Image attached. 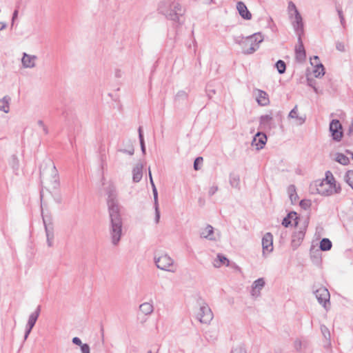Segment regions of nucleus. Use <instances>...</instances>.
<instances>
[{
  "label": "nucleus",
  "mask_w": 353,
  "mask_h": 353,
  "mask_svg": "<svg viewBox=\"0 0 353 353\" xmlns=\"http://www.w3.org/2000/svg\"><path fill=\"white\" fill-rule=\"evenodd\" d=\"M318 302L327 310L328 305H330V294L328 290L323 286H321L314 292Z\"/></svg>",
  "instance_id": "obj_9"
},
{
  "label": "nucleus",
  "mask_w": 353,
  "mask_h": 353,
  "mask_svg": "<svg viewBox=\"0 0 353 353\" xmlns=\"http://www.w3.org/2000/svg\"><path fill=\"white\" fill-rule=\"evenodd\" d=\"M335 161L343 165H346L350 163L349 158L342 153H336L335 154Z\"/></svg>",
  "instance_id": "obj_33"
},
{
  "label": "nucleus",
  "mask_w": 353,
  "mask_h": 353,
  "mask_svg": "<svg viewBox=\"0 0 353 353\" xmlns=\"http://www.w3.org/2000/svg\"><path fill=\"white\" fill-rule=\"evenodd\" d=\"M37 60V57L36 55H31L23 52L21 58V63L24 68H33L36 66Z\"/></svg>",
  "instance_id": "obj_18"
},
{
  "label": "nucleus",
  "mask_w": 353,
  "mask_h": 353,
  "mask_svg": "<svg viewBox=\"0 0 353 353\" xmlns=\"http://www.w3.org/2000/svg\"><path fill=\"white\" fill-rule=\"evenodd\" d=\"M265 281L263 278H259L254 281L252 285L250 291L251 296L257 298L261 295V291L265 286Z\"/></svg>",
  "instance_id": "obj_17"
},
{
  "label": "nucleus",
  "mask_w": 353,
  "mask_h": 353,
  "mask_svg": "<svg viewBox=\"0 0 353 353\" xmlns=\"http://www.w3.org/2000/svg\"><path fill=\"white\" fill-rule=\"evenodd\" d=\"M18 13H19V11L18 10H15L12 14V26L14 25V21L17 19L18 17Z\"/></svg>",
  "instance_id": "obj_51"
},
{
  "label": "nucleus",
  "mask_w": 353,
  "mask_h": 353,
  "mask_svg": "<svg viewBox=\"0 0 353 353\" xmlns=\"http://www.w3.org/2000/svg\"><path fill=\"white\" fill-rule=\"evenodd\" d=\"M43 221L45 226L46 234L47 238V243L49 247H52L53 245L54 240V232L52 227H50L47 225L45 219L43 217Z\"/></svg>",
  "instance_id": "obj_26"
},
{
  "label": "nucleus",
  "mask_w": 353,
  "mask_h": 353,
  "mask_svg": "<svg viewBox=\"0 0 353 353\" xmlns=\"http://www.w3.org/2000/svg\"><path fill=\"white\" fill-rule=\"evenodd\" d=\"M291 219H294V225H297L298 221H297V216L296 212H290L288 214V216L284 218L282 221V225L285 227H288L290 225H291Z\"/></svg>",
  "instance_id": "obj_32"
},
{
  "label": "nucleus",
  "mask_w": 353,
  "mask_h": 353,
  "mask_svg": "<svg viewBox=\"0 0 353 353\" xmlns=\"http://www.w3.org/2000/svg\"><path fill=\"white\" fill-rule=\"evenodd\" d=\"M310 201L309 200H301L300 201V205L304 208L307 209L310 206Z\"/></svg>",
  "instance_id": "obj_45"
},
{
  "label": "nucleus",
  "mask_w": 353,
  "mask_h": 353,
  "mask_svg": "<svg viewBox=\"0 0 353 353\" xmlns=\"http://www.w3.org/2000/svg\"><path fill=\"white\" fill-rule=\"evenodd\" d=\"M159 12L165 17L174 22L181 23L180 18L184 14L185 9L181 5L172 0H163L158 4Z\"/></svg>",
  "instance_id": "obj_1"
},
{
  "label": "nucleus",
  "mask_w": 353,
  "mask_h": 353,
  "mask_svg": "<svg viewBox=\"0 0 353 353\" xmlns=\"http://www.w3.org/2000/svg\"><path fill=\"white\" fill-rule=\"evenodd\" d=\"M347 152L348 154H350L352 155V159H353V152H350V151H349V150H347Z\"/></svg>",
  "instance_id": "obj_60"
},
{
  "label": "nucleus",
  "mask_w": 353,
  "mask_h": 353,
  "mask_svg": "<svg viewBox=\"0 0 353 353\" xmlns=\"http://www.w3.org/2000/svg\"><path fill=\"white\" fill-rule=\"evenodd\" d=\"M263 254L270 253L273 250V236L270 232L264 234L262 239Z\"/></svg>",
  "instance_id": "obj_13"
},
{
  "label": "nucleus",
  "mask_w": 353,
  "mask_h": 353,
  "mask_svg": "<svg viewBox=\"0 0 353 353\" xmlns=\"http://www.w3.org/2000/svg\"><path fill=\"white\" fill-rule=\"evenodd\" d=\"M40 310L41 307L40 306H38L37 310L29 316L28 323L26 325L24 341H26L28 339L30 333L31 332L33 327L34 326L37 321V319L39 316Z\"/></svg>",
  "instance_id": "obj_11"
},
{
  "label": "nucleus",
  "mask_w": 353,
  "mask_h": 353,
  "mask_svg": "<svg viewBox=\"0 0 353 353\" xmlns=\"http://www.w3.org/2000/svg\"><path fill=\"white\" fill-rule=\"evenodd\" d=\"M206 93L208 97L211 99L212 97V95L215 94V90L214 89H207Z\"/></svg>",
  "instance_id": "obj_52"
},
{
  "label": "nucleus",
  "mask_w": 353,
  "mask_h": 353,
  "mask_svg": "<svg viewBox=\"0 0 353 353\" xmlns=\"http://www.w3.org/2000/svg\"><path fill=\"white\" fill-rule=\"evenodd\" d=\"M140 311L145 315H150L154 311V306L152 303L145 302L140 305Z\"/></svg>",
  "instance_id": "obj_30"
},
{
  "label": "nucleus",
  "mask_w": 353,
  "mask_h": 353,
  "mask_svg": "<svg viewBox=\"0 0 353 353\" xmlns=\"http://www.w3.org/2000/svg\"><path fill=\"white\" fill-rule=\"evenodd\" d=\"M292 20V24L298 37L302 36L304 32L303 18L300 12L296 14V17Z\"/></svg>",
  "instance_id": "obj_19"
},
{
  "label": "nucleus",
  "mask_w": 353,
  "mask_h": 353,
  "mask_svg": "<svg viewBox=\"0 0 353 353\" xmlns=\"http://www.w3.org/2000/svg\"><path fill=\"white\" fill-rule=\"evenodd\" d=\"M217 190H218V187L216 185H213L210 188L209 191H208V194L210 196H212L217 192Z\"/></svg>",
  "instance_id": "obj_47"
},
{
  "label": "nucleus",
  "mask_w": 353,
  "mask_h": 353,
  "mask_svg": "<svg viewBox=\"0 0 353 353\" xmlns=\"http://www.w3.org/2000/svg\"><path fill=\"white\" fill-rule=\"evenodd\" d=\"M240 179L239 176L233 174L230 176V183L232 187L239 188Z\"/></svg>",
  "instance_id": "obj_37"
},
{
  "label": "nucleus",
  "mask_w": 353,
  "mask_h": 353,
  "mask_svg": "<svg viewBox=\"0 0 353 353\" xmlns=\"http://www.w3.org/2000/svg\"><path fill=\"white\" fill-rule=\"evenodd\" d=\"M44 165L40 169L41 183L52 190H57L59 187V176L54 163L48 159Z\"/></svg>",
  "instance_id": "obj_3"
},
{
  "label": "nucleus",
  "mask_w": 353,
  "mask_h": 353,
  "mask_svg": "<svg viewBox=\"0 0 353 353\" xmlns=\"http://www.w3.org/2000/svg\"><path fill=\"white\" fill-rule=\"evenodd\" d=\"M336 48L339 51L344 52L345 50V45L341 42H337Z\"/></svg>",
  "instance_id": "obj_49"
},
{
  "label": "nucleus",
  "mask_w": 353,
  "mask_h": 353,
  "mask_svg": "<svg viewBox=\"0 0 353 353\" xmlns=\"http://www.w3.org/2000/svg\"><path fill=\"white\" fill-rule=\"evenodd\" d=\"M256 100L259 105L261 106H265L267 105L269 102V98L268 94L261 90H256Z\"/></svg>",
  "instance_id": "obj_22"
},
{
  "label": "nucleus",
  "mask_w": 353,
  "mask_h": 353,
  "mask_svg": "<svg viewBox=\"0 0 353 353\" xmlns=\"http://www.w3.org/2000/svg\"><path fill=\"white\" fill-rule=\"evenodd\" d=\"M118 152H122L125 154H128L129 155H133L134 150L132 146H130L129 149H119L117 150Z\"/></svg>",
  "instance_id": "obj_42"
},
{
  "label": "nucleus",
  "mask_w": 353,
  "mask_h": 353,
  "mask_svg": "<svg viewBox=\"0 0 353 353\" xmlns=\"http://www.w3.org/2000/svg\"><path fill=\"white\" fill-rule=\"evenodd\" d=\"M121 75H122V72L120 70H117L115 71V77H116L120 78V77H121Z\"/></svg>",
  "instance_id": "obj_55"
},
{
  "label": "nucleus",
  "mask_w": 353,
  "mask_h": 353,
  "mask_svg": "<svg viewBox=\"0 0 353 353\" xmlns=\"http://www.w3.org/2000/svg\"><path fill=\"white\" fill-rule=\"evenodd\" d=\"M13 161L15 162L16 161V165L17 166L18 165V162H17V158L14 156L13 157Z\"/></svg>",
  "instance_id": "obj_59"
},
{
  "label": "nucleus",
  "mask_w": 353,
  "mask_h": 353,
  "mask_svg": "<svg viewBox=\"0 0 353 353\" xmlns=\"http://www.w3.org/2000/svg\"><path fill=\"white\" fill-rule=\"evenodd\" d=\"M105 193L107 195V205L108 212H120L121 205L118 201V193L116 186L110 183L105 188Z\"/></svg>",
  "instance_id": "obj_6"
},
{
  "label": "nucleus",
  "mask_w": 353,
  "mask_h": 353,
  "mask_svg": "<svg viewBox=\"0 0 353 353\" xmlns=\"http://www.w3.org/2000/svg\"><path fill=\"white\" fill-rule=\"evenodd\" d=\"M196 317L202 323H209L213 319V314L210 307L205 303L200 304Z\"/></svg>",
  "instance_id": "obj_8"
},
{
  "label": "nucleus",
  "mask_w": 353,
  "mask_h": 353,
  "mask_svg": "<svg viewBox=\"0 0 353 353\" xmlns=\"http://www.w3.org/2000/svg\"><path fill=\"white\" fill-rule=\"evenodd\" d=\"M305 226L298 232L293 233L292 236L291 245L294 250L296 249L301 243L305 236Z\"/></svg>",
  "instance_id": "obj_20"
},
{
  "label": "nucleus",
  "mask_w": 353,
  "mask_h": 353,
  "mask_svg": "<svg viewBox=\"0 0 353 353\" xmlns=\"http://www.w3.org/2000/svg\"><path fill=\"white\" fill-rule=\"evenodd\" d=\"M288 192L292 204H295L298 202L299 196L296 192V188L294 185H290L288 188Z\"/></svg>",
  "instance_id": "obj_31"
},
{
  "label": "nucleus",
  "mask_w": 353,
  "mask_h": 353,
  "mask_svg": "<svg viewBox=\"0 0 353 353\" xmlns=\"http://www.w3.org/2000/svg\"><path fill=\"white\" fill-rule=\"evenodd\" d=\"M288 118L295 119L296 120V124L302 125L305 121V117H299L298 114V106L295 105L294 108L290 112Z\"/></svg>",
  "instance_id": "obj_27"
},
{
  "label": "nucleus",
  "mask_w": 353,
  "mask_h": 353,
  "mask_svg": "<svg viewBox=\"0 0 353 353\" xmlns=\"http://www.w3.org/2000/svg\"><path fill=\"white\" fill-rule=\"evenodd\" d=\"M338 13H339V16L340 19H341V23L343 24V21H344V17H343L342 11L339 10H338Z\"/></svg>",
  "instance_id": "obj_54"
},
{
  "label": "nucleus",
  "mask_w": 353,
  "mask_h": 353,
  "mask_svg": "<svg viewBox=\"0 0 353 353\" xmlns=\"http://www.w3.org/2000/svg\"><path fill=\"white\" fill-rule=\"evenodd\" d=\"M147 353H152L151 351H148Z\"/></svg>",
  "instance_id": "obj_63"
},
{
  "label": "nucleus",
  "mask_w": 353,
  "mask_h": 353,
  "mask_svg": "<svg viewBox=\"0 0 353 353\" xmlns=\"http://www.w3.org/2000/svg\"><path fill=\"white\" fill-rule=\"evenodd\" d=\"M138 131H139V140H141V139H143L141 127L139 128Z\"/></svg>",
  "instance_id": "obj_56"
},
{
  "label": "nucleus",
  "mask_w": 353,
  "mask_h": 353,
  "mask_svg": "<svg viewBox=\"0 0 353 353\" xmlns=\"http://www.w3.org/2000/svg\"><path fill=\"white\" fill-rule=\"evenodd\" d=\"M263 36L260 33H254L252 35L243 37L239 44L242 48L244 54H251L259 48V44L263 41Z\"/></svg>",
  "instance_id": "obj_4"
},
{
  "label": "nucleus",
  "mask_w": 353,
  "mask_h": 353,
  "mask_svg": "<svg viewBox=\"0 0 353 353\" xmlns=\"http://www.w3.org/2000/svg\"><path fill=\"white\" fill-rule=\"evenodd\" d=\"M276 67L277 70L279 74H283L285 72L286 66H285V63L283 61L279 60L276 63Z\"/></svg>",
  "instance_id": "obj_38"
},
{
  "label": "nucleus",
  "mask_w": 353,
  "mask_h": 353,
  "mask_svg": "<svg viewBox=\"0 0 353 353\" xmlns=\"http://www.w3.org/2000/svg\"><path fill=\"white\" fill-rule=\"evenodd\" d=\"M37 123L38 126L42 129L45 134H47L48 133V130L42 120L37 121Z\"/></svg>",
  "instance_id": "obj_43"
},
{
  "label": "nucleus",
  "mask_w": 353,
  "mask_h": 353,
  "mask_svg": "<svg viewBox=\"0 0 353 353\" xmlns=\"http://www.w3.org/2000/svg\"><path fill=\"white\" fill-rule=\"evenodd\" d=\"M332 244L329 239L324 238L320 242V249L322 251H328L332 248Z\"/></svg>",
  "instance_id": "obj_34"
},
{
  "label": "nucleus",
  "mask_w": 353,
  "mask_h": 353,
  "mask_svg": "<svg viewBox=\"0 0 353 353\" xmlns=\"http://www.w3.org/2000/svg\"><path fill=\"white\" fill-rule=\"evenodd\" d=\"M42 197H43V194H42V191L41 192V199H42Z\"/></svg>",
  "instance_id": "obj_61"
},
{
  "label": "nucleus",
  "mask_w": 353,
  "mask_h": 353,
  "mask_svg": "<svg viewBox=\"0 0 353 353\" xmlns=\"http://www.w3.org/2000/svg\"><path fill=\"white\" fill-rule=\"evenodd\" d=\"M200 236L201 238L207 239L210 241L215 240L213 227L210 225H208L205 228L201 230Z\"/></svg>",
  "instance_id": "obj_24"
},
{
  "label": "nucleus",
  "mask_w": 353,
  "mask_h": 353,
  "mask_svg": "<svg viewBox=\"0 0 353 353\" xmlns=\"http://www.w3.org/2000/svg\"><path fill=\"white\" fill-rule=\"evenodd\" d=\"M187 98L188 93L184 90L179 91L175 96V100H185Z\"/></svg>",
  "instance_id": "obj_39"
},
{
  "label": "nucleus",
  "mask_w": 353,
  "mask_h": 353,
  "mask_svg": "<svg viewBox=\"0 0 353 353\" xmlns=\"http://www.w3.org/2000/svg\"><path fill=\"white\" fill-rule=\"evenodd\" d=\"M6 28V24L3 22H0V30H3Z\"/></svg>",
  "instance_id": "obj_58"
},
{
  "label": "nucleus",
  "mask_w": 353,
  "mask_h": 353,
  "mask_svg": "<svg viewBox=\"0 0 353 353\" xmlns=\"http://www.w3.org/2000/svg\"><path fill=\"white\" fill-rule=\"evenodd\" d=\"M154 262L157 268L159 270L175 272L176 270V265L174 260L167 253L162 252L155 254L154 256Z\"/></svg>",
  "instance_id": "obj_5"
},
{
  "label": "nucleus",
  "mask_w": 353,
  "mask_h": 353,
  "mask_svg": "<svg viewBox=\"0 0 353 353\" xmlns=\"http://www.w3.org/2000/svg\"><path fill=\"white\" fill-rule=\"evenodd\" d=\"M319 57L314 56L313 60L314 62H311L312 65L316 64V68L314 70V77L316 78H319L324 75L325 69L323 64L319 63Z\"/></svg>",
  "instance_id": "obj_23"
},
{
  "label": "nucleus",
  "mask_w": 353,
  "mask_h": 353,
  "mask_svg": "<svg viewBox=\"0 0 353 353\" xmlns=\"http://www.w3.org/2000/svg\"><path fill=\"white\" fill-rule=\"evenodd\" d=\"M72 343H73L74 344L77 345H79V346H81V345H83V343H82V342H81V339H80L79 337H77V336H76V337H74V338L72 339Z\"/></svg>",
  "instance_id": "obj_50"
},
{
  "label": "nucleus",
  "mask_w": 353,
  "mask_h": 353,
  "mask_svg": "<svg viewBox=\"0 0 353 353\" xmlns=\"http://www.w3.org/2000/svg\"><path fill=\"white\" fill-rule=\"evenodd\" d=\"M149 176H150V182L151 183L152 188V193L154 196V205L155 210V221L156 223H159L160 219V212L159 209V202H158V192L157 188L154 185V183L152 179V174L150 169L149 168Z\"/></svg>",
  "instance_id": "obj_12"
},
{
  "label": "nucleus",
  "mask_w": 353,
  "mask_h": 353,
  "mask_svg": "<svg viewBox=\"0 0 353 353\" xmlns=\"http://www.w3.org/2000/svg\"><path fill=\"white\" fill-rule=\"evenodd\" d=\"M288 13H290L291 12H296V14H297V13L299 12L296 8V5L292 1H290L288 3Z\"/></svg>",
  "instance_id": "obj_41"
},
{
  "label": "nucleus",
  "mask_w": 353,
  "mask_h": 353,
  "mask_svg": "<svg viewBox=\"0 0 353 353\" xmlns=\"http://www.w3.org/2000/svg\"><path fill=\"white\" fill-rule=\"evenodd\" d=\"M81 347V353H90V348L88 344L83 343Z\"/></svg>",
  "instance_id": "obj_44"
},
{
  "label": "nucleus",
  "mask_w": 353,
  "mask_h": 353,
  "mask_svg": "<svg viewBox=\"0 0 353 353\" xmlns=\"http://www.w3.org/2000/svg\"><path fill=\"white\" fill-rule=\"evenodd\" d=\"M142 170L143 165L141 163H138L135 165L132 170V179L134 183H138L142 178Z\"/></svg>",
  "instance_id": "obj_25"
},
{
  "label": "nucleus",
  "mask_w": 353,
  "mask_h": 353,
  "mask_svg": "<svg viewBox=\"0 0 353 353\" xmlns=\"http://www.w3.org/2000/svg\"><path fill=\"white\" fill-rule=\"evenodd\" d=\"M315 185L317 192L323 196H330L334 193H339L341 191V187L339 185L336 186L334 181L332 182L331 180H329L327 175L325 179L316 181Z\"/></svg>",
  "instance_id": "obj_7"
},
{
  "label": "nucleus",
  "mask_w": 353,
  "mask_h": 353,
  "mask_svg": "<svg viewBox=\"0 0 353 353\" xmlns=\"http://www.w3.org/2000/svg\"><path fill=\"white\" fill-rule=\"evenodd\" d=\"M314 90L316 92H317V89L316 88H314Z\"/></svg>",
  "instance_id": "obj_62"
},
{
  "label": "nucleus",
  "mask_w": 353,
  "mask_h": 353,
  "mask_svg": "<svg viewBox=\"0 0 353 353\" xmlns=\"http://www.w3.org/2000/svg\"><path fill=\"white\" fill-rule=\"evenodd\" d=\"M236 9L240 16L245 20H250L252 19V14L248 10L245 4L242 1H239L236 3Z\"/></svg>",
  "instance_id": "obj_21"
},
{
  "label": "nucleus",
  "mask_w": 353,
  "mask_h": 353,
  "mask_svg": "<svg viewBox=\"0 0 353 353\" xmlns=\"http://www.w3.org/2000/svg\"><path fill=\"white\" fill-rule=\"evenodd\" d=\"M288 14H289V18L290 19H293L294 18L296 17V12H291L288 13Z\"/></svg>",
  "instance_id": "obj_57"
},
{
  "label": "nucleus",
  "mask_w": 353,
  "mask_h": 353,
  "mask_svg": "<svg viewBox=\"0 0 353 353\" xmlns=\"http://www.w3.org/2000/svg\"><path fill=\"white\" fill-rule=\"evenodd\" d=\"M229 263L230 261L227 257H225L221 254H217L216 259H215L213 262V265L215 268H220L222 265L228 266Z\"/></svg>",
  "instance_id": "obj_29"
},
{
  "label": "nucleus",
  "mask_w": 353,
  "mask_h": 353,
  "mask_svg": "<svg viewBox=\"0 0 353 353\" xmlns=\"http://www.w3.org/2000/svg\"><path fill=\"white\" fill-rule=\"evenodd\" d=\"M302 343L300 340L296 339L294 343V347L297 350L299 351L301 349Z\"/></svg>",
  "instance_id": "obj_48"
},
{
  "label": "nucleus",
  "mask_w": 353,
  "mask_h": 353,
  "mask_svg": "<svg viewBox=\"0 0 353 353\" xmlns=\"http://www.w3.org/2000/svg\"><path fill=\"white\" fill-rule=\"evenodd\" d=\"M10 102L11 98L8 95L0 99V111L3 112L4 113H8L10 109Z\"/></svg>",
  "instance_id": "obj_28"
},
{
  "label": "nucleus",
  "mask_w": 353,
  "mask_h": 353,
  "mask_svg": "<svg viewBox=\"0 0 353 353\" xmlns=\"http://www.w3.org/2000/svg\"><path fill=\"white\" fill-rule=\"evenodd\" d=\"M321 331L324 336V338L326 340V345L330 346V332L329 329L325 325H321Z\"/></svg>",
  "instance_id": "obj_35"
},
{
  "label": "nucleus",
  "mask_w": 353,
  "mask_h": 353,
  "mask_svg": "<svg viewBox=\"0 0 353 353\" xmlns=\"http://www.w3.org/2000/svg\"><path fill=\"white\" fill-rule=\"evenodd\" d=\"M139 141H140L141 151L143 154H145V146L144 139H141V140H139Z\"/></svg>",
  "instance_id": "obj_53"
},
{
  "label": "nucleus",
  "mask_w": 353,
  "mask_h": 353,
  "mask_svg": "<svg viewBox=\"0 0 353 353\" xmlns=\"http://www.w3.org/2000/svg\"><path fill=\"white\" fill-rule=\"evenodd\" d=\"M346 183L353 189V170H349L345 175Z\"/></svg>",
  "instance_id": "obj_36"
},
{
  "label": "nucleus",
  "mask_w": 353,
  "mask_h": 353,
  "mask_svg": "<svg viewBox=\"0 0 353 353\" xmlns=\"http://www.w3.org/2000/svg\"><path fill=\"white\" fill-rule=\"evenodd\" d=\"M231 353H247L245 348L241 345H237L232 348Z\"/></svg>",
  "instance_id": "obj_40"
},
{
  "label": "nucleus",
  "mask_w": 353,
  "mask_h": 353,
  "mask_svg": "<svg viewBox=\"0 0 353 353\" xmlns=\"http://www.w3.org/2000/svg\"><path fill=\"white\" fill-rule=\"evenodd\" d=\"M267 142V136L263 132H258L254 137L252 145L257 150L263 148Z\"/></svg>",
  "instance_id": "obj_14"
},
{
  "label": "nucleus",
  "mask_w": 353,
  "mask_h": 353,
  "mask_svg": "<svg viewBox=\"0 0 353 353\" xmlns=\"http://www.w3.org/2000/svg\"><path fill=\"white\" fill-rule=\"evenodd\" d=\"M273 126V117L272 114H265L260 117L259 127L260 130H271Z\"/></svg>",
  "instance_id": "obj_15"
},
{
  "label": "nucleus",
  "mask_w": 353,
  "mask_h": 353,
  "mask_svg": "<svg viewBox=\"0 0 353 353\" xmlns=\"http://www.w3.org/2000/svg\"><path fill=\"white\" fill-rule=\"evenodd\" d=\"M330 131L332 139L334 141H339L343 136L342 125L337 119H333L330 123Z\"/></svg>",
  "instance_id": "obj_10"
},
{
  "label": "nucleus",
  "mask_w": 353,
  "mask_h": 353,
  "mask_svg": "<svg viewBox=\"0 0 353 353\" xmlns=\"http://www.w3.org/2000/svg\"><path fill=\"white\" fill-rule=\"evenodd\" d=\"M203 161V158L202 157H197L195 160H194V168L195 170H199V168H198V164H199V163H201Z\"/></svg>",
  "instance_id": "obj_46"
},
{
  "label": "nucleus",
  "mask_w": 353,
  "mask_h": 353,
  "mask_svg": "<svg viewBox=\"0 0 353 353\" xmlns=\"http://www.w3.org/2000/svg\"><path fill=\"white\" fill-rule=\"evenodd\" d=\"M296 60L298 62H303L306 58L305 50L301 39V36L298 37V44L295 48Z\"/></svg>",
  "instance_id": "obj_16"
},
{
  "label": "nucleus",
  "mask_w": 353,
  "mask_h": 353,
  "mask_svg": "<svg viewBox=\"0 0 353 353\" xmlns=\"http://www.w3.org/2000/svg\"><path fill=\"white\" fill-rule=\"evenodd\" d=\"M108 233L112 245L117 246L123 236V219L120 212H108Z\"/></svg>",
  "instance_id": "obj_2"
}]
</instances>
